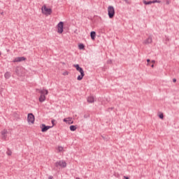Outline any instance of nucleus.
Instances as JSON below:
<instances>
[{"instance_id":"nucleus-37","label":"nucleus","mask_w":179,"mask_h":179,"mask_svg":"<svg viewBox=\"0 0 179 179\" xmlns=\"http://www.w3.org/2000/svg\"><path fill=\"white\" fill-rule=\"evenodd\" d=\"M76 179H80V178H76Z\"/></svg>"},{"instance_id":"nucleus-3","label":"nucleus","mask_w":179,"mask_h":179,"mask_svg":"<svg viewBox=\"0 0 179 179\" xmlns=\"http://www.w3.org/2000/svg\"><path fill=\"white\" fill-rule=\"evenodd\" d=\"M52 12L51 8H48L45 6L42 7V13H44V15H51Z\"/></svg>"},{"instance_id":"nucleus-5","label":"nucleus","mask_w":179,"mask_h":179,"mask_svg":"<svg viewBox=\"0 0 179 179\" xmlns=\"http://www.w3.org/2000/svg\"><path fill=\"white\" fill-rule=\"evenodd\" d=\"M27 120L29 124H34V115L32 113H29Z\"/></svg>"},{"instance_id":"nucleus-15","label":"nucleus","mask_w":179,"mask_h":179,"mask_svg":"<svg viewBox=\"0 0 179 179\" xmlns=\"http://www.w3.org/2000/svg\"><path fill=\"white\" fill-rule=\"evenodd\" d=\"M39 101L43 103V101H45V95H41L39 97Z\"/></svg>"},{"instance_id":"nucleus-26","label":"nucleus","mask_w":179,"mask_h":179,"mask_svg":"<svg viewBox=\"0 0 179 179\" xmlns=\"http://www.w3.org/2000/svg\"><path fill=\"white\" fill-rule=\"evenodd\" d=\"M90 115H84V118H89Z\"/></svg>"},{"instance_id":"nucleus-33","label":"nucleus","mask_w":179,"mask_h":179,"mask_svg":"<svg viewBox=\"0 0 179 179\" xmlns=\"http://www.w3.org/2000/svg\"><path fill=\"white\" fill-rule=\"evenodd\" d=\"M124 178L125 179H129V178L127 177V176H124Z\"/></svg>"},{"instance_id":"nucleus-14","label":"nucleus","mask_w":179,"mask_h":179,"mask_svg":"<svg viewBox=\"0 0 179 179\" xmlns=\"http://www.w3.org/2000/svg\"><path fill=\"white\" fill-rule=\"evenodd\" d=\"M87 102L88 103H94V97L90 96L87 98Z\"/></svg>"},{"instance_id":"nucleus-13","label":"nucleus","mask_w":179,"mask_h":179,"mask_svg":"<svg viewBox=\"0 0 179 179\" xmlns=\"http://www.w3.org/2000/svg\"><path fill=\"white\" fill-rule=\"evenodd\" d=\"M90 36H91L92 40H95V38H96V31H91Z\"/></svg>"},{"instance_id":"nucleus-22","label":"nucleus","mask_w":179,"mask_h":179,"mask_svg":"<svg viewBox=\"0 0 179 179\" xmlns=\"http://www.w3.org/2000/svg\"><path fill=\"white\" fill-rule=\"evenodd\" d=\"M70 129H71V131H76V127L71 125V126H70Z\"/></svg>"},{"instance_id":"nucleus-20","label":"nucleus","mask_w":179,"mask_h":179,"mask_svg":"<svg viewBox=\"0 0 179 179\" xmlns=\"http://www.w3.org/2000/svg\"><path fill=\"white\" fill-rule=\"evenodd\" d=\"M57 150H58V152H64V147L62 146H58L57 148Z\"/></svg>"},{"instance_id":"nucleus-21","label":"nucleus","mask_w":179,"mask_h":179,"mask_svg":"<svg viewBox=\"0 0 179 179\" xmlns=\"http://www.w3.org/2000/svg\"><path fill=\"white\" fill-rule=\"evenodd\" d=\"M78 48L79 50H83L85 48V45L80 43L79 45H78Z\"/></svg>"},{"instance_id":"nucleus-39","label":"nucleus","mask_w":179,"mask_h":179,"mask_svg":"<svg viewBox=\"0 0 179 179\" xmlns=\"http://www.w3.org/2000/svg\"><path fill=\"white\" fill-rule=\"evenodd\" d=\"M0 55H1V52H0Z\"/></svg>"},{"instance_id":"nucleus-24","label":"nucleus","mask_w":179,"mask_h":179,"mask_svg":"<svg viewBox=\"0 0 179 179\" xmlns=\"http://www.w3.org/2000/svg\"><path fill=\"white\" fill-rule=\"evenodd\" d=\"M159 117L161 118V120H163V118H164V116L163 113H160L159 115Z\"/></svg>"},{"instance_id":"nucleus-31","label":"nucleus","mask_w":179,"mask_h":179,"mask_svg":"<svg viewBox=\"0 0 179 179\" xmlns=\"http://www.w3.org/2000/svg\"><path fill=\"white\" fill-rule=\"evenodd\" d=\"M52 178H53L52 176H49V177H48V179H52Z\"/></svg>"},{"instance_id":"nucleus-1","label":"nucleus","mask_w":179,"mask_h":179,"mask_svg":"<svg viewBox=\"0 0 179 179\" xmlns=\"http://www.w3.org/2000/svg\"><path fill=\"white\" fill-rule=\"evenodd\" d=\"M108 15L110 19H113V17H114V15H115V10L113 6H109L108 7Z\"/></svg>"},{"instance_id":"nucleus-8","label":"nucleus","mask_w":179,"mask_h":179,"mask_svg":"<svg viewBox=\"0 0 179 179\" xmlns=\"http://www.w3.org/2000/svg\"><path fill=\"white\" fill-rule=\"evenodd\" d=\"M144 5H152V3H159L160 1H157V0H154V1H146V0H143V1Z\"/></svg>"},{"instance_id":"nucleus-25","label":"nucleus","mask_w":179,"mask_h":179,"mask_svg":"<svg viewBox=\"0 0 179 179\" xmlns=\"http://www.w3.org/2000/svg\"><path fill=\"white\" fill-rule=\"evenodd\" d=\"M1 139H3V141H6V136H2Z\"/></svg>"},{"instance_id":"nucleus-12","label":"nucleus","mask_w":179,"mask_h":179,"mask_svg":"<svg viewBox=\"0 0 179 179\" xmlns=\"http://www.w3.org/2000/svg\"><path fill=\"white\" fill-rule=\"evenodd\" d=\"M42 132H46V131H48V129H50V128H51V127L50 126H45V124H42Z\"/></svg>"},{"instance_id":"nucleus-9","label":"nucleus","mask_w":179,"mask_h":179,"mask_svg":"<svg viewBox=\"0 0 179 179\" xmlns=\"http://www.w3.org/2000/svg\"><path fill=\"white\" fill-rule=\"evenodd\" d=\"M64 122H66V124H73V121H72V117H66L63 120Z\"/></svg>"},{"instance_id":"nucleus-36","label":"nucleus","mask_w":179,"mask_h":179,"mask_svg":"<svg viewBox=\"0 0 179 179\" xmlns=\"http://www.w3.org/2000/svg\"><path fill=\"white\" fill-rule=\"evenodd\" d=\"M108 64H111V61H109V62H108Z\"/></svg>"},{"instance_id":"nucleus-6","label":"nucleus","mask_w":179,"mask_h":179,"mask_svg":"<svg viewBox=\"0 0 179 179\" xmlns=\"http://www.w3.org/2000/svg\"><path fill=\"white\" fill-rule=\"evenodd\" d=\"M78 72H80V76H78L77 79L78 80H82V79H83V76H85V71H83V69L81 67V69L78 70Z\"/></svg>"},{"instance_id":"nucleus-4","label":"nucleus","mask_w":179,"mask_h":179,"mask_svg":"<svg viewBox=\"0 0 179 179\" xmlns=\"http://www.w3.org/2000/svg\"><path fill=\"white\" fill-rule=\"evenodd\" d=\"M64 31V22H60L57 24V33H59V34H62Z\"/></svg>"},{"instance_id":"nucleus-19","label":"nucleus","mask_w":179,"mask_h":179,"mask_svg":"<svg viewBox=\"0 0 179 179\" xmlns=\"http://www.w3.org/2000/svg\"><path fill=\"white\" fill-rule=\"evenodd\" d=\"M102 138L103 139V141H108V139H110V137H108V135H103L102 136Z\"/></svg>"},{"instance_id":"nucleus-34","label":"nucleus","mask_w":179,"mask_h":179,"mask_svg":"<svg viewBox=\"0 0 179 179\" xmlns=\"http://www.w3.org/2000/svg\"><path fill=\"white\" fill-rule=\"evenodd\" d=\"M55 122V120H52V124H54Z\"/></svg>"},{"instance_id":"nucleus-27","label":"nucleus","mask_w":179,"mask_h":179,"mask_svg":"<svg viewBox=\"0 0 179 179\" xmlns=\"http://www.w3.org/2000/svg\"><path fill=\"white\" fill-rule=\"evenodd\" d=\"M16 73H17V75H19V69L18 68H17V69H16Z\"/></svg>"},{"instance_id":"nucleus-35","label":"nucleus","mask_w":179,"mask_h":179,"mask_svg":"<svg viewBox=\"0 0 179 179\" xmlns=\"http://www.w3.org/2000/svg\"><path fill=\"white\" fill-rule=\"evenodd\" d=\"M151 67L155 68V65L154 64L151 65Z\"/></svg>"},{"instance_id":"nucleus-32","label":"nucleus","mask_w":179,"mask_h":179,"mask_svg":"<svg viewBox=\"0 0 179 179\" xmlns=\"http://www.w3.org/2000/svg\"><path fill=\"white\" fill-rule=\"evenodd\" d=\"M147 62H148V63L150 62V59H147Z\"/></svg>"},{"instance_id":"nucleus-30","label":"nucleus","mask_w":179,"mask_h":179,"mask_svg":"<svg viewBox=\"0 0 179 179\" xmlns=\"http://www.w3.org/2000/svg\"><path fill=\"white\" fill-rule=\"evenodd\" d=\"M151 62H152V64H155L156 61L152 60Z\"/></svg>"},{"instance_id":"nucleus-16","label":"nucleus","mask_w":179,"mask_h":179,"mask_svg":"<svg viewBox=\"0 0 179 179\" xmlns=\"http://www.w3.org/2000/svg\"><path fill=\"white\" fill-rule=\"evenodd\" d=\"M6 79H9L10 78V73L6 72L4 75Z\"/></svg>"},{"instance_id":"nucleus-10","label":"nucleus","mask_w":179,"mask_h":179,"mask_svg":"<svg viewBox=\"0 0 179 179\" xmlns=\"http://www.w3.org/2000/svg\"><path fill=\"white\" fill-rule=\"evenodd\" d=\"M38 90L39 93H41V95L47 96L48 94V90Z\"/></svg>"},{"instance_id":"nucleus-17","label":"nucleus","mask_w":179,"mask_h":179,"mask_svg":"<svg viewBox=\"0 0 179 179\" xmlns=\"http://www.w3.org/2000/svg\"><path fill=\"white\" fill-rule=\"evenodd\" d=\"M8 134H10L9 133V131L6 130V129H3L2 131H1V135H6Z\"/></svg>"},{"instance_id":"nucleus-11","label":"nucleus","mask_w":179,"mask_h":179,"mask_svg":"<svg viewBox=\"0 0 179 179\" xmlns=\"http://www.w3.org/2000/svg\"><path fill=\"white\" fill-rule=\"evenodd\" d=\"M152 41V36H149L147 39L144 41L143 44H151Z\"/></svg>"},{"instance_id":"nucleus-29","label":"nucleus","mask_w":179,"mask_h":179,"mask_svg":"<svg viewBox=\"0 0 179 179\" xmlns=\"http://www.w3.org/2000/svg\"><path fill=\"white\" fill-rule=\"evenodd\" d=\"M173 83H176V82H177V79L173 78Z\"/></svg>"},{"instance_id":"nucleus-18","label":"nucleus","mask_w":179,"mask_h":179,"mask_svg":"<svg viewBox=\"0 0 179 179\" xmlns=\"http://www.w3.org/2000/svg\"><path fill=\"white\" fill-rule=\"evenodd\" d=\"M73 66L75 69H76V71H78L81 69V67L79 66V64H73Z\"/></svg>"},{"instance_id":"nucleus-38","label":"nucleus","mask_w":179,"mask_h":179,"mask_svg":"<svg viewBox=\"0 0 179 179\" xmlns=\"http://www.w3.org/2000/svg\"><path fill=\"white\" fill-rule=\"evenodd\" d=\"M147 65H150L149 63H148V64Z\"/></svg>"},{"instance_id":"nucleus-7","label":"nucleus","mask_w":179,"mask_h":179,"mask_svg":"<svg viewBox=\"0 0 179 179\" xmlns=\"http://www.w3.org/2000/svg\"><path fill=\"white\" fill-rule=\"evenodd\" d=\"M22 61H26V57H16L13 62H22Z\"/></svg>"},{"instance_id":"nucleus-28","label":"nucleus","mask_w":179,"mask_h":179,"mask_svg":"<svg viewBox=\"0 0 179 179\" xmlns=\"http://www.w3.org/2000/svg\"><path fill=\"white\" fill-rule=\"evenodd\" d=\"M63 75H64V76H65V75H69L68 71L64 72V73H63Z\"/></svg>"},{"instance_id":"nucleus-23","label":"nucleus","mask_w":179,"mask_h":179,"mask_svg":"<svg viewBox=\"0 0 179 179\" xmlns=\"http://www.w3.org/2000/svg\"><path fill=\"white\" fill-rule=\"evenodd\" d=\"M6 154L8 156H12V151L10 150H8Z\"/></svg>"},{"instance_id":"nucleus-2","label":"nucleus","mask_w":179,"mask_h":179,"mask_svg":"<svg viewBox=\"0 0 179 179\" xmlns=\"http://www.w3.org/2000/svg\"><path fill=\"white\" fill-rule=\"evenodd\" d=\"M56 167H60L61 169H65L66 167V162L64 160L57 161L55 162Z\"/></svg>"}]
</instances>
